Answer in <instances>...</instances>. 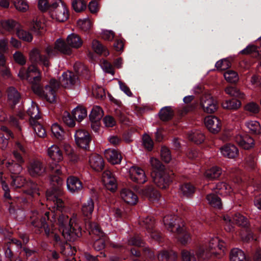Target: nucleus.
Wrapping results in <instances>:
<instances>
[{
    "label": "nucleus",
    "mask_w": 261,
    "mask_h": 261,
    "mask_svg": "<svg viewBox=\"0 0 261 261\" xmlns=\"http://www.w3.org/2000/svg\"><path fill=\"white\" fill-rule=\"evenodd\" d=\"M33 214V216L31 217V223L32 226L37 228L36 233H41L44 230L45 236L47 238L53 239L54 247H59L60 253L62 254H64L66 247H70L67 243V241H74L82 236V227L78 223L75 222V218L74 217L69 218L67 215L63 214L59 216L58 222L60 229L62 230V236L66 240V241H65L54 232L53 225L50 219L49 212H45L44 214L34 212Z\"/></svg>",
    "instance_id": "f257e3e1"
},
{
    "label": "nucleus",
    "mask_w": 261,
    "mask_h": 261,
    "mask_svg": "<svg viewBox=\"0 0 261 261\" xmlns=\"http://www.w3.org/2000/svg\"><path fill=\"white\" fill-rule=\"evenodd\" d=\"M53 145L47 149V154L49 158L47 168L50 171L49 177L51 187L46 192L47 200L54 203V208L57 211L62 212L65 209V203L62 199L64 192L62 188L63 180L61 176L62 171L60 162L63 160L64 149L62 146Z\"/></svg>",
    "instance_id": "f03ea898"
},
{
    "label": "nucleus",
    "mask_w": 261,
    "mask_h": 261,
    "mask_svg": "<svg viewBox=\"0 0 261 261\" xmlns=\"http://www.w3.org/2000/svg\"><path fill=\"white\" fill-rule=\"evenodd\" d=\"M82 44L81 37L73 33L68 35L66 41L59 38L56 41L55 47L48 46L45 48V55H42L39 49L34 48L30 53V59L32 62L31 65H36L37 63L42 64V65H49V58L54 56L57 51L64 55H70L72 53L71 47L79 48Z\"/></svg>",
    "instance_id": "7ed1b4c3"
},
{
    "label": "nucleus",
    "mask_w": 261,
    "mask_h": 261,
    "mask_svg": "<svg viewBox=\"0 0 261 261\" xmlns=\"http://www.w3.org/2000/svg\"><path fill=\"white\" fill-rule=\"evenodd\" d=\"M60 87L59 82L55 79H51L49 83L45 85L37 84L33 86V90L48 102L53 103L56 101L57 91Z\"/></svg>",
    "instance_id": "20e7f679"
},
{
    "label": "nucleus",
    "mask_w": 261,
    "mask_h": 261,
    "mask_svg": "<svg viewBox=\"0 0 261 261\" xmlns=\"http://www.w3.org/2000/svg\"><path fill=\"white\" fill-rule=\"evenodd\" d=\"M94 208V202L91 198H89L81 205V213L84 218L85 228L86 231H92L95 233L99 232L98 224L91 221Z\"/></svg>",
    "instance_id": "39448f33"
},
{
    "label": "nucleus",
    "mask_w": 261,
    "mask_h": 261,
    "mask_svg": "<svg viewBox=\"0 0 261 261\" xmlns=\"http://www.w3.org/2000/svg\"><path fill=\"white\" fill-rule=\"evenodd\" d=\"M1 25L4 29L10 33L16 32L18 37L23 41L31 42L33 39L32 35L22 29L20 24L13 19L3 20Z\"/></svg>",
    "instance_id": "423d86ee"
},
{
    "label": "nucleus",
    "mask_w": 261,
    "mask_h": 261,
    "mask_svg": "<svg viewBox=\"0 0 261 261\" xmlns=\"http://www.w3.org/2000/svg\"><path fill=\"white\" fill-rule=\"evenodd\" d=\"M224 242L221 241L218 238L214 237L211 239L209 242V249L205 248L203 246H200L197 250L196 255L199 258L202 260L208 259L213 255H216L217 252L213 251V249L218 248L220 250L223 251Z\"/></svg>",
    "instance_id": "0eeeda50"
},
{
    "label": "nucleus",
    "mask_w": 261,
    "mask_h": 261,
    "mask_svg": "<svg viewBox=\"0 0 261 261\" xmlns=\"http://www.w3.org/2000/svg\"><path fill=\"white\" fill-rule=\"evenodd\" d=\"M223 220L225 222V229L227 231H232L234 229V223L237 225L246 227L248 225V219L242 215L237 213L232 217L228 215L223 216Z\"/></svg>",
    "instance_id": "6e6552de"
},
{
    "label": "nucleus",
    "mask_w": 261,
    "mask_h": 261,
    "mask_svg": "<svg viewBox=\"0 0 261 261\" xmlns=\"http://www.w3.org/2000/svg\"><path fill=\"white\" fill-rule=\"evenodd\" d=\"M153 182L160 188L166 189L171 182L173 176L172 172L167 170L155 171L152 175Z\"/></svg>",
    "instance_id": "1a4fd4ad"
},
{
    "label": "nucleus",
    "mask_w": 261,
    "mask_h": 261,
    "mask_svg": "<svg viewBox=\"0 0 261 261\" xmlns=\"http://www.w3.org/2000/svg\"><path fill=\"white\" fill-rule=\"evenodd\" d=\"M74 139L76 145L85 151H90V144L92 138L89 133L84 129H79L75 131Z\"/></svg>",
    "instance_id": "9d476101"
},
{
    "label": "nucleus",
    "mask_w": 261,
    "mask_h": 261,
    "mask_svg": "<svg viewBox=\"0 0 261 261\" xmlns=\"http://www.w3.org/2000/svg\"><path fill=\"white\" fill-rule=\"evenodd\" d=\"M51 11L56 17V19L59 22H64L69 17V10L66 4L62 0H56L52 3Z\"/></svg>",
    "instance_id": "9b49d317"
},
{
    "label": "nucleus",
    "mask_w": 261,
    "mask_h": 261,
    "mask_svg": "<svg viewBox=\"0 0 261 261\" xmlns=\"http://www.w3.org/2000/svg\"><path fill=\"white\" fill-rule=\"evenodd\" d=\"M13 159L11 163H9V170L11 175H18L22 171L24 164L25 160L24 156L17 150L13 151Z\"/></svg>",
    "instance_id": "f8f14e48"
},
{
    "label": "nucleus",
    "mask_w": 261,
    "mask_h": 261,
    "mask_svg": "<svg viewBox=\"0 0 261 261\" xmlns=\"http://www.w3.org/2000/svg\"><path fill=\"white\" fill-rule=\"evenodd\" d=\"M99 232L95 233L92 231H87L90 235H93L92 237V246L96 251H102L106 246L107 237L105 235L103 232L98 225Z\"/></svg>",
    "instance_id": "ddd939ff"
},
{
    "label": "nucleus",
    "mask_w": 261,
    "mask_h": 261,
    "mask_svg": "<svg viewBox=\"0 0 261 261\" xmlns=\"http://www.w3.org/2000/svg\"><path fill=\"white\" fill-rule=\"evenodd\" d=\"M28 170L29 174L33 177L43 176L46 171V168L43 163L38 160L31 161L28 165Z\"/></svg>",
    "instance_id": "4468645a"
},
{
    "label": "nucleus",
    "mask_w": 261,
    "mask_h": 261,
    "mask_svg": "<svg viewBox=\"0 0 261 261\" xmlns=\"http://www.w3.org/2000/svg\"><path fill=\"white\" fill-rule=\"evenodd\" d=\"M103 116V111L99 106H95L92 108L89 117L91 122V127L95 132L99 129L100 121Z\"/></svg>",
    "instance_id": "2eb2a0df"
},
{
    "label": "nucleus",
    "mask_w": 261,
    "mask_h": 261,
    "mask_svg": "<svg viewBox=\"0 0 261 261\" xmlns=\"http://www.w3.org/2000/svg\"><path fill=\"white\" fill-rule=\"evenodd\" d=\"M67 188L73 194H77L84 189L83 184L80 178L74 175H70L66 179Z\"/></svg>",
    "instance_id": "dca6fc26"
},
{
    "label": "nucleus",
    "mask_w": 261,
    "mask_h": 261,
    "mask_svg": "<svg viewBox=\"0 0 261 261\" xmlns=\"http://www.w3.org/2000/svg\"><path fill=\"white\" fill-rule=\"evenodd\" d=\"M200 106L203 111L208 114L213 113L217 109V102L210 95H205L201 97Z\"/></svg>",
    "instance_id": "f3484780"
},
{
    "label": "nucleus",
    "mask_w": 261,
    "mask_h": 261,
    "mask_svg": "<svg viewBox=\"0 0 261 261\" xmlns=\"http://www.w3.org/2000/svg\"><path fill=\"white\" fill-rule=\"evenodd\" d=\"M8 103L12 110L21 102L22 96L20 92L14 87H10L7 89Z\"/></svg>",
    "instance_id": "a211bd4d"
},
{
    "label": "nucleus",
    "mask_w": 261,
    "mask_h": 261,
    "mask_svg": "<svg viewBox=\"0 0 261 261\" xmlns=\"http://www.w3.org/2000/svg\"><path fill=\"white\" fill-rule=\"evenodd\" d=\"M129 172L130 179L135 182L142 184L147 181V177L144 171L139 167H131Z\"/></svg>",
    "instance_id": "6ab92c4d"
},
{
    "label": "nucleus",
    "mask_w": 261,
    "mask_h": 261,
    "mask_svg": "<svg viewBox=\"0 0 261 261\" xmlns=\"http://www.w3.org/2000/svg\"><path fill=\"white\" fill-rule=\"evenodd\" d=\"M33 72H38L37 66H21L19 69L18 76L22 80L33 78L35 82H39L40 80V77L38 75L32 76L31 73Z\"/></svg>",
    "instance_id": "aec40b11"
},
{
    "label": "nucleus",
    "mask_w": 261,
    "mask_h": 261,
    "mask_svg": "<svg viewBox=\"0 0 261 261\" xmlns=\"http://www.w3.org/2000/svg\"><path fill=\"white\" fill-rule=\"evenodd\" d=\"M102 179L109 194H114V176L113 173L109 170L105 171L102 173Z\"/></svg>",
    "instance_id": "412c9836"
},
{
    "label": "nucleus",
    "mask_w": 261,
    "mask_h": 261,
    "mask_svg": "<svg viewBox=\"0 0 261 261\" xmlns=\"http://www.w3.org/2000/svg\"><path fill=\"white\" fill-rule=\"evenodd\" d=\"M90 167L96 172L102 171L105 168V162L101 156L98 154H92L89 156Z\"/></svg>",
    "instance_id": "4be33fe9"
},
{
    "label": "nucleus",
    "mask_w": 261,
    "mask_h": 261,
    "mask_svg": "<svg viewBox=\"0 0 261 261\" xmlns=\"http://www.w3.org/2000/svg\"><path fill=\"white\" fill-rule=\"evenodd\" d=\"M204 123L207 129L215 134L221 129V123L219 119L215 116H208L204 119Z\"/></svg>",
    "instance_id": "5701e85b"
},
{
    "label": "nucleus",
    "mask_w": 261,
    "mask_h": 261,
    "mask_svg": "<svg viewBox=\"0 0 261 261\" xmlns=\"http://www.w3.org/2000/svg\"><path fill=\"white\" fill-rule=\"evenodd\" d=\"M221 154L228 158H234L238 156L239 150L237 147L233 144H228L220 149Z\"/></svg>",
    "instance_id": "b1692460"
},
{
    "label": "nucleus",
    "mask_w": 261,
    "mask_h": 261,
    "mask_svg": "<svg viewBox=\"0 0 261 261\" xmlns=\"http://www.w3.org/2000/svg\"><path fill=\"white\" fill-rule=\"evenodd\" d=\"M180 220L178 217L175 215L166 216L164 218V223L167 229L170 231H173V227L177 225L178 226L176 228L177 232L180 231V227L179 224Z\"/></svg>",
    "instance_id": "393cba45"
},
{
    "label": "nucleus",
    "mask_w": 261,
    "mask_h": 261,
    "mask_svg": "<svg viewBox=\"0 0 261 261\" xmlns=\"http://www.w3.org/2000/svg\"><path fill=\"white\" fill-rule=\"evenodd\" d=\"M121 198L127 203L135 205L138 202V196L131 190L123 189L120 192Z\"/></svg>",
    "instance_id": "a878e982"
},
{
    "label": "nucleus",
    "mask_w": 261,
    "mask_h": 261,
    "mask_svg": "<svg viewBox=\"0 0 261 261\" xmlns=\"http://www.w3.org/2000/svg\"><path fill=\"white\" fill-rule=\"evenodd\" d=\"M140 193L153 202L158 201L161 197L159 192L152 186L146 187L144 189L141 190Z\"/></svg>",
    "instance_id": "bb28decb"
},
{
    "label": "nucleus",
    "mask_w": 261,
    "mask_h": 261,
    "mask_svg": "<svg viewBox=\"0 0 261 261\" xmlns=\"http://www.w3.org/2000/svg\"><path fill=\"white\" fill-rule=\"evenodd\" d=\"M62 147L64 149L65 154L68 156L72 163L75 164L79 162L80 159V156L73 151L69 144L64 143Z\"/></svg>",
    "instance_id": "cd10ccee"
},
{
    "label": "nucleus",
    "mask_w": 261,
    "mask_h": 261,
    "mask_svg": "<svg viewBox=\"0 0 261 261\" xmlns=\"http://www.w3.org/2000/svg\"><path fill=\"white\" fill-rule=\"evenodd\" d=\"M25 188L26 193L33 197L40 195V186L32 180H28Z\"/></svg>",
    "instance_id": "c85d7f7f"
},
{
    "label": "nucleus",
    "mask_w": 261,
    "mask_h": 261,
    "mask_svg": "<svg viewBox=\"0 0 261 261\" xmlns=\"http://www.w3.org/2000/svg\"><path fill=\"white\" fill-rule=\"evenodd\" d=\"M233 192L232 188L224 182L218 183L214 188L215 193H218L221 195H230Z\"/></svg>",
    "instance_id": "c756f323"
},
{
    "label": "nucleus",
    "mask_w": 261,
    "mask_h": 261,
    "mask_svg": "<svg viewBox=\"0 0 261 261\" xmlns=\"http://www.w3.org/2000/svg\"><path fill=\"white\" fill-rule=\"evenodd\" d=\"M11 178L12 179L11 185L16 188H20L23 187L25 188L28 181L23 176L19 174L11 175Z\"/></svg>",
    "instance_id": "7c9ffc66"
},
{
    "label": "nucleus",
    "mask_w": 261,
    "mask_h": 261,
    "mask_svg": "<svg viewBox=\"0 0 261 261\" xmlns=\"http://www.w3.org/2000/svg\"><path fill=\"white\" fill-rule=\"evenodd\" d=\"M230 261H249L246 259L244 252L238 248H234L230 253Z\"/></svg>",
    "instance_id": "2f4dec72"
},
{
    "label": "nucleus",
    "mask_w": 261,
    "mask_h": 261,
    "mask_svg": "<svg viewBox=\"0 0 261 261\" xmlns=\"http://www.w3.org/2000/svg\"><path fill=\"white\" fill-rule=\"evenodd\" d=\"M75 120L81 122L87 116L86 109L82 106H77L71 112Z\"/></svg>",
    "instance_id": "473e14b6"
},
{
    "label": "nucleus",
    "mask_w": 261,
    "mask_h": 261,
    "mask_svg": "<svg viewBox=\"0 0 261 261\" xmlns=\"http://www.w3.org/2000/svg\"><path fill=\"white\" fill-rule=\"evenodd\" d=\"M36 251L26 246H24L19 253V255L24 260L28 261L30 258L36 256Z\"/></svg>",
    "instance_id": "72a5a7b5"
},
{
    "label": "nucleus",
    "mask_w": 261,
    "mask_h": 261,
    "mask_svg": "<svg viewBox=\"0 0 261 261\" xmlns=\"http://www.w3.org/2000/svg\"><path fill=\"white\" fill-rule=\"evenodd\" d=\"M8 42L6 39H0V65H6V57L4 53L8 50Z\"/></svg>",
    "instance_id": "f704fd0d"
},
{
    "label": "nucleus",
    "mask_w": 261,
    "mask_h": 261,
    "mask_svg": "<svg viewBox=\"0 0 261 261\" xmlns=\"http://www.w3.org/2000/svg\"><path fill=\"white\" fill-rule=\"evenodd\" d=\"M92 47L94 52L97 55H103L105 56H107L109 54L108 50L98 40H93L92 43Z\"/></svg>",
    "instance_id": "c9c22d12"
},
{
    "label": "nucleus",
    "mask_w": 261,
    "mask_h": 261,
    "mask_svg": "<svg viewBox=\"0 0 261 261\" xmlns=\"http://www.w3.org/2000/svg\"><path fill=\"white\" fill-rule=\"evenodd\" d=\"M27 115L30 117V121L31 124L37 122V120L40 119L38 108L34 106H31L27 111Z\"/></svg>",
    "instance_id": "e433bc0d"
},
{
    "label": "nucleus",
    "mask_w": 261,
    "mask_h": 261,
    "mask_svg": "<svg viewBox=\"0 0 261 261\" xmlns=\"http://www.w3.org/2000/svg\"><path fill=\"white\" fill-rule=\"evenodd\" d=\"M221 174V169L217 166H214L207 170L204 176L209 179H214L218 178Z\"/></svg>",
    "instance_id": "4c0bfd02"
},
{
    "label": "nucleus",
    "mask_w": 261,
    "mask_h": 261,
    "mask_svg": "<svg viewBox=\"0 0 261 261\" xmlns=\"http://www.w3.org/2000/svg\"><path fill=\"white\" fill-rule=\"evenodd\" d=\"M215 192L208 194L206 196V200L210 205L211 206L220 208L222 206L221 199L216 195Z\"/></svg>",
    "instance_id": "58836bf2"
},
{
    "label": "nucleus",
    "mask_w": 261,
    "mask_h": 261,
    "mask_svg": "<svg viewBox=\"0 0 261 261\" xmlns=\"http://www.w3.org/2000/svg\"><path fill=\"white\" fill-rule=\"evenodd\" d=\"M176 258V254L172 251H163L158 255V259L160 261H174Z\"/></svg>",
    "instance_id": "ea45409f"
},
{
    "label": "nucleus",
    "mask_w": 261,
    "mask_h": 261,
    "mask_svg": "<svg viewBox=\"0 0 261 261\" xmlns=\"http://www.w3.org/2000/svg\"><path fill=\"white\" fill-rule=\"evenodd\" d=\"M245 125L249 131L254 134H258L261 133V127L259 123L255 120H249L245 122Z\"/></svg>",
    "instance_id": "a19ab883"
},
{
    "label": "nucleus",
    "mask_w": 261,
    "mask_h": 261,
    "mask_svg": "<svg viewBox=\"0 0 261 261\" xmlns=\"http://www.w3.org/2000/svg\"><path fill=\"white\" fill-rule=\"evenodd\" d=\"M51 130L53 135L57 139L61 140L63 139L65 132L61 125L57 123L53 124Z\"/></svg>",
    "instance_id": "79ce46f5"
},
{
    "label": "nucleus",
    "mask_w": 261,
    "mask_h": 261,
    "mask_svg": "<svg viewBox=\"0 0 261 261\" xmlns=\"http://www.w3.org/2000/svg\"><path fill=\"white\" fill-rule=\"evenodd\" d=\"M179 192L183 196L189 197L195 192V187L190 183H185L179 188Z\"/></svg>",
    "instance_id": "37998d69"
},
{
    "label": "nucleus",
    "mask_w": 261,
    "mask_h": 261,
    "mask_svg": "<svg viewBox=\"0 0 261 261\" xmlns=\"http://www.w3.org/2000/svg\"><path fill=\"white\" fill-rule=\"evenodd\" d=\"M241 106V102L238 100H226L223 102L222 106L224 109L228 110H237Z\"/></svg>",
    "instance_id": "c03bdc74"
},
{
    "label": "nucleus",
    "mask_w": 261,
    "mask_h": 261,
    "mask_svg": "<svg viewBox=\"0 0 261 261\" xmlns=\"http://www.w3.org/2000/svg\"><path fill=\"white\" fill-rule=\"evenodd\" d=\"M188 138L189 140L197 144L201 143L205 138L203 134L199 130L191 132L189 134Z\"/></svg>",
    "instance_id": "a18cd8bd"
},
{
    "label": "nucleus",
    "mask_w": 261,
    "mask_h": 261,
    "mask_svg": "<svg viewBox=\"0 0 261 261\" xmlns=\"http://www.w3.org/2000/svg\"><path fill=\"white\" fill-rule=\"evenodd\" d=\"M2 247L5 258L9 261H13L16 257L12 250L11 247L9 246V243H3Z\"/></svg>",
    "instance_id": "49530a36"
},
{
    "label": "nucleus",
    "mask_w": 261,
    "mask_h": 261,
    "mask_svg": "<svg viewBox=\"0 0 261 261\" xmlns=\"http://www.w3.org/2000/svg\"><path fill=\"white\" fill-rule=\"evenodd\" d=\"M238 142L239 145L245 149H249L254 145L253 139L249 136L241 138L240 140H238Z\"/></svg>",
    "instance_id": "de8ad7c7"
},
{
    "label": "nucleus",
    "mask_w": 261,
    "mask_h": 261,
    "mask_svg": "<svg viewBox=\"0 0 261 261\" xmlns=\"http://www.w3.org/2000/svg\"><path fill=\"white\" fill-rule=\"evenodd\" d=\"M195 255L197 256L196 254H195V252L193 250H183L181 251V257L183 261H197ZM197 257L199 259H202L198 257Z\"/></svg>",
    "instance_id": "09e8293b"
},
{
    "label": "nucleus",
    "mask_w": 261,
    "mask_h": 261,
    "mask_svg": "<svg viewBox=\"0 0 261 261\" xmlns=\"http://www.w3.org/2000/svg\"><path fill=\"white\" fill-rule=\"evenodd\" d=\"M173 113L171 107H165L162 108L160 112V117L161 120L166 121L170 119Z\"/></svg>",
    "instance_id": "8fccbe9b"
},
{
    "label": "nucleus",
    "mask_w": 261,
    "mask_h": 261,
    "mask_svg": "<svg viewBox=\"0 0 261 261\" xmlns=\"http://www.w3.org/2000/svg\"><path fill=\"white\" fill-rule=\"evenodd\" d=\"M225 79L229 83H236L239 80L238 73L232 70H227L223 73Z\"/></svg>",
    "instance_id": "3c124183"
},
{
    "label": "nucleus",
    "mask_w": 261,
    "mask_h": 261,
    "mask_svg": "<svg viewBox=\"0 0 261 261\" xmlns=\"http://www.w3.org/2000/svg\"><path fill=\"white\" fill-rule=\"evenodd\" d=\"M71 6L76 12H82L87 8V4L84 0H73Z\"/></svg>",
    "instance_id": "603ef678"
},
{
    "label": "nucleus",
    "mask_w": 261,
    "mask_h": 261,
    "mask_svg": "<svg viewBox=\"0 0 261 261\" xmlns=\"http://www.w3.org/2000/svg\"><path fill=\"white\" fill-rule=\"evenodd\" d=\"M63 122L68 126L72 127L75 125V119L74 118L72 114L68 112H65L62 117Z\"/></svg>",
    "instance_id": "864d4df0"
},
{
    "label": "nucleus",
    "mask_w": 261,
    "mask_h": 261,
    "mask_svg": "<svg viewBox=\"0 0 261 261\" xmlns=\"http://www.w3.org/2000/svg\"><path fill=\"white\" fill-rule=\"evenodd\" d=\"M44 25L40 20H33L32 23L31 29L32 32L38 35H41Z\"/></svg>",
    "instance_id": "5fc2aeb1"
},
{
    "label": "nucleus",
    "mask_w": 261,
    "mask_h": 261,
    "mask_svg": "<svg viewBox=\"0 0 261 261\" xmlns=\"http://www.w3.org/2000/svg\"><path fill=\"white\" fill-rule=\"evenodd\" d=\"M225 92L231 96H235L240 98H244L245 95L239 89L233 87H228L225 89Z\"/></svg>",
    "instance_id": "6e6d98bb"
},
{
    "label": "nucleus",
    "mask_w": 261,
    "mask_h": 261,
    "mask_svg": "<svg viewBox=\"0 0 261 261\" xmlns=\"http://www.w3.org/2000/svg\"><path fill=\"white\" fill-rule=\"evenodd\" d=\"M92 94L97 99L103 100L106 97L105 89L101 87L97 86L92 90Z\"/></svg>",
    "instance_id": "4d7b16f0"
},
{
    "label": "nucleus",
    "mask_w": 261,
    "mask_h": 261,
    "mask_svg": "<svg viewBox=\"0 0 261 261\" xmlns=\"http://www.w3.org/2000/svg\"><path fill=\"white\" fill-rule=\"evenodd\" d=\"M150 163L152 167L154 169V173L155 171H163L164 169V165L157 159L151 158L150 159Z\"/></svg>",
    "instance_id": "13d9d810"
},
{
    "label": "nucleus",
    "mask_w": 261,
    "mask_h": 261,
    "mask_svg": "<svg viewBox=\"0 0 261 261\" xmlns=\"http://www.w3.org/2000/svg\"><path fill=\"white\" fill-rule=\"evenodd\" d=\"M125 42V40L123 38H118L115 36V55L116 52L120 54L123 51Z\"/></svg>",
    "instance_id": "bf43d9fd"
},
{
    "label": "nucleus",
    "mask_w": 261,
    "mask_h": 261,
    "mask_svg": "<svg viewBox=\"0 0 261 261\" xmlns=\"http://www.w3.org/2000/svg\"><path fill=\"white\" fill-rule=\"evenodd\" d=\"M32 125H34V130L38 137L43 138L46 136V130L42 125L39 123L37 121L35 123H33Z\"/></svg>",
    "instance_id": "052dcab7"
},
{
    "label": "nucleus",
    "mask_w": 261,
    "mask_h": 261,
    "mask_svg": "<svg viewBox=\"0 0 261 261\" xmlns=\"http://www.w3.org/2000/svg\"><path fill=\"white\" fill-rule=\"evenodd\" d=\"M143 145L144 147L148 150H151L153 146V141L150 137L147 134H145L143 136Z\"/></svg>",
    "instance_id": "680f3d73"
},
{
    "label": "nucleus",
    "mask_w": 261,
    "mask_h": 261,
    "mask_svg": "<svg viewBox=\"0 0 261 261\" xmlns=\"http://www.w3.org/2000/svg\"><path fill=\"white\" fill-rule=\"evenodd\" d=\"M105 256H106V254L102 251L99 253V254L96 255H93L88 252L84 253V257L87 261H99L98 257Z\"/></svg>",
    "instance_id": "e2e57ef3"
},
{
    "label": "nucleus",
    "mask_w": 261,
    "mask_h": 261,
    "mask_svg": "<svg viewBox=\"0 0 261 261\" xmlns=\"http://www.w3.org/2000/svg\"><path fill=\"white\" fill-rule=\"evenodd\" d=\"M38 8L42 11L46 10L52 11L53 10V8H52V3L49 4L47 0H39Z\"/></svg>",
    "instance_id": "0e129e2a"
},
{
    "label": "nucleus",
    "mask_w": 261,
    "mask_h": 261,
    "mask_svg": "<svg viewBox=\"0 0 261 261\" xmlns=\"http://www.w3.org/2000/svg\"><path fill=\"white\" fill-rule=\"evenodd\" d=\"M161 155L162 160L166 163H169L171 160V155L170 150L166 147H162Z\"/></svg>",
    "instance_id": "69168bd1"
},
{
    "label": "nucleus",
    "mask_w": 261,
    "mask_h": 261,
    "mask_svg": "<svg viewBox=\"0 0 261 261\" xmlns=\"http://www.w3.org/2000/svg\"><path fill=\"white\" fill-rule=\"evenodd\" d=\"M14 6L17 10L25 12L29 8L27 3L24 0H17L14 2Z\"/></svg>",
    "instance_id": "338daca9"
},
{
    "label": "nucleus",
    "mask_w": 261,
    "mask_h": 261,
    "mask_svg": "<svg viewBox=\"0 0 261 261\" xmlns=\"http://www.w3.org/2000/svg\"><path fill=\"white\" fill-rule=\"evenodd\" d=\"M245 110L250 113L256 114L259 112V107L256 103L251 102L248 103L245 106Z\"/></svg>",
    "instance_id": "774afa93"
}]
</instances>
